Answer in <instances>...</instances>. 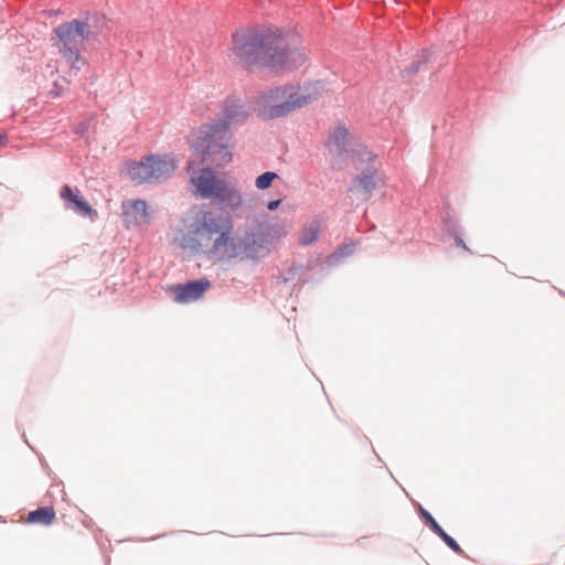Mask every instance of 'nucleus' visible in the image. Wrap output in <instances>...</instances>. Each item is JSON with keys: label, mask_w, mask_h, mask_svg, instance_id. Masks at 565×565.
Masks as SVG:
<instances>
[{"label": "nucleus", "mask_w": 565, "mask_h": 565, "mask_svg": "<svg viewBox=\"0 0 565 565\" xmlns=\"http://www.w3.org/2000/svg\"><path fill=\"white\" fill-rule=\"evenodd\" d=\"M281 201L280 200H274V201H269L268 204H267V209L269 211H275L276 209H278V206L280 205Z\"/></svg>", "instance_id": "26"}, {"label": "nucleus", "mask_w": 565, "mask_h": 565, "mask_svg": "<svg viewBox=\"0 0 565 565\" xmlns=\"http://www.w3.org/2000/svg\"><path fill=\"white\" fill-rule=\"evenodd\" d=\"M437 536H439L444 543H446L451 536L448 535L445 530L438 525L434 531H433Z\"/></svg>", "instance_id": "25"}, {"label": "nucleus", "mask_w": 565, "mask_h": 565, "mask_svg": "<svg viewBox=\"0 0 565 565\" xmlns=\"http://www.w3.org/2000/svg\"><path fill=\"white\" fill-rule=\"evenodd\" d=\"M323 217L320 215H316L309 223H307L299 234L300 245L309 246L313 244L320 235Z\"/></svg>", "instance_id": "14"}, {"label": "nucleus", "mask_w": 565, "mask_h": 565, "mask_svg": "<svg viewBox=\"0 0 565 565\" xmlns=\"http://www.w3.org/2000/svg\"><path fill=\"white\" fill-rule=\"evenodd\" d=\"M151 179L159 180L170 177L175 170V162L170 156H149L148 157Z\"/></svg>", "instance_id": "12"}, {"label": "nucleus", "mask_w": 565, "mask_h": 565, "mask_svg": "<svg viewBox=\"0 0 565 565\" xmlns=\"http://www.w3.org/2000/svg\"><path fill=\"white\" fill-rule=\"evenodd\" d=\"M444 224H445L446 230L454 236V239H455L457 246H460L463 249L469 250L468 246L466 245V243L463 242V239L460 235L461 233L459 231L458 221L454 216H451L449 213H447V215L444 220Z\"/></svg>", "instance_id": "17"}, {"label": "nucleus", "mask_w": 565, "mask_h": 565, "mask_svg": "<svg viewBox=\"0 0 565 565\" xmlns=\"http://www.w3.org/2000/svg\"><path fill=\"white\" fill-rule=\"evenodd\" d=\"M194 163H188V172L191 173V182L203 199H212L214 191L222 180L216 179L211 167L201 169L198 175H194Z\"/></svg>", "instance_id": "9"}, {"label": "nucleus", "mask_w": 565, "mask_h": 565, "mask_svg": "<svg viewBox=\"0 0 565 565\" xmlns=\"http://www.w3.org/2000/svg\"><path fill=\"white\" fill-rule=\"evenodd\" d=\"M419 515L431 531H434L439 525L435 518L423 507L419 508Z\"/></svg>", "instance_id": "21"}, {"label": "nucleus", "mask_w": 565, "mask_h": 565, "mask_svg": "<svg viewBox=\"0 0 565 565\" xmlns=\"http://www.w3.org/2000/svg\"><path fill=\"white\" fill-rule=\"evenodd\" d=\"M128 174L131 180L143 183L152 181L148 157L141 161H132L128 166Z\"/></svg>", "instance_id": "15"}, {"label": "nucleus", "mask_w": 565, "mask_h": 565, "mask_svg": "<svg viewBox=\"0 0 565 565\" xmlns=\"http://www.w3.org/2000/svg\"><path fill=\"white\" fill-rule=\"evenodd\" d=\"M430 55L431 52L429 50H423L418 58L411 64L409 68H405L404 73H407V75H412L418 72L420 65L429 61Z\"/></svg>", "instance_id": "20"}, {"label": "nucleus", "mask_w": 565, "mask_h": 565, "mask_svg": "<svg viewBox=\"0 0 565 565\" xmlns=\"http://www.w3.org/2000/svg\"><path fill=\"white\" fill-rule=\"evenodd\" d=\"M3 140V136L0 135V142Z\"/></svg>", "instance_id": "27"}, {"label": "nucleus", "mask_w": 565, "mask_h": 565, "mask_svg": "<svg viewBox=\"0 0 565 565\" xmlns=\"http://www.w3.org/2000/svg\"><path fill=\"white\" fill-rule=\"evenodd\" d=\"M233 218L230 214L212 210H201L186 224L193 237L188 246L196 252H204L203 246L213 242L206 250L217 260H259L270 252L271 237L266 223L255 221L244 231L232 234Z\"/></svg>", "instance_id": "1"}, {"label": "nucleus", "mask_w": 565, "mask_h": 565, "mask_svg": "<svg viewBox=\"0 0 565 565\" xmlns=\"http://www.w3.org/2000/svg\"><path fill=\"white\" fill-rule=\"evenodd\" d=\"M99 20L98 14L86 12L81 18L63 22L53 30L52 39L58 52L75 72L81 71L86 64L82 53L86 43L97 35Z\"/></svg>", "instance_id": "4"}, {"label": "nucleus", "mask_w": 565, "mask_h": 565, "mask_svg": "<svg viewBox=\"0 0 565 565\" xmlns=\"http://www.w3.org/2000/svg\"><path fill=\"white\" fill-rule=\"evenodd\" d=\"M211 282L207 278L190 280L185 284L173 286V300L178 303H188L198 300L210 288Z\"/></svg>", "instance_id": "10"}, {"label": "nucleus", "mask_w": 565, "mask_h": 565, "mask_svg": "<svg viewBox=\"0 0 565 565\" xmlns=\"http://www.w3.org/2000/svg\"><path fill=\"white\" fill-rule=\"evenodd\" d=\"M231 57L248 70L262 66L296 68L306 60L303 50L292 46L289 35L277 26L248 28L235 32Z\"/></svg>", "instance_id": "2"}, {"label": "nucleus", "mask_w": 565, "mask_h": 565, "mask_svg": "<svg viewBox=\"0 0 565 565\" xmlns=\"http://www.w3.org/2000/svg\"><path fill=\"white\" fill-rule=\"evenodd\" d=\"M121 210L122 222L127 228L148 225L150 222L148 205L142 199L124 201Z\"/></svg>", "instance_id": "8"}, {"label": "nucleus", "mask_w": 565, "mask_h": 565, "mask_svg": "<svg viewBox=\"0 0 565 565\" xmlns=\"http://www.w3.org/2000/svg\"><path fill=\"white\" fill-rule=\"evenodd\" d=\"M60 195L64 201L65 207L72 210L82 217H94L97 212L89 205V203L79 195L78 190L75 191L67 184L63 185Z\"/></svg>", "instance_id": "11"}, {"label": "nucleus", "mask_w": 565, "mask_h": 565, "mask_svg": "<svg viewBox=\"0 0 565 565\" xmlns=\"http://www.w3.org/2000/svg\"><path fill=\"white\" fill-rule=\"evenodd\" d=\"M212 199L225 204L232 211H236L242 204V194L234 186L221 181L213 193Z\"/></svg>", "instance_id": "13"}, {"label": "nucleus", "mask_w": 565, "mask_h": 565, "mask_svg": "<svg viewBox=\"0 0 565 565\" xmlns=\"http://www.w3.org/2000/svg\"><path fill=\"white\" fill-rule=\"evenodd\" d=\"M384 185V181L373 171H363L352 180L349 192L352 198L361 202L371 199L375 189Z\"/></svg>", "instance_id": "7"}, {"label": "nucleus", "mask_w": 565, "mask_h": 565, "mask_svg": "<svg viewBox=\"0 0 565 565\" xmlns=\"http://www.w3.org/2000/svg\"><path fill=\"white\" fill-rule=\"evenodd\" d=\"M437 536H439L444 543H446L451 536L448 535L445 530L438 525L434 531H433Z\"/></svg>", "instance_id": "24"}, {"label": "nucleus", "mask_w": 565, "mask_h": 565, "mask_svg": "<svg viewBox=\"0 0 565 565\" xmlns=\"http://www.w3.org/2000/svg\"><path fill=\"white\" fill-rule=\"evenodd\" d=\"M278 178V174L273 171H267L262 173L256 178L255 185L259 190H266L268 189L273 181Z\"/></svg>", "instance_id": "19"}, {"label": "nucleus", "mask_w": 565, "mask_h": 565, "mask_svg": "<svg viewBox=\"0 0 565 565\" xmlns=\"http://www.w3.org/2000/svg\"><path fill=\"white\" fill-rule=\"evenodd\" d=\"M354 244H343L338 247L332 254H330L327 258L328 266H337L342 262L343 258L351 256L354 252Z\"/></svg>", "instance_id": "18"}, {"label": "nucleus", "mask_w": 565, "mask_h": 565, "mask_svg": "<svg viewBox=\"0 0 565 565\" xmlns=\"http://www.w3.org/2000/svg\"><path fill=\"white\" fill-rule=\"evenodd\" d=\"M445 544L455 553H457L459 555L465 554V552L462 551V548L460 547V545L457 543V541L455 539L450 537Z\"/></svg>", "instance_id": "22"}, {"label": "nucleus", "mask_w": 565, "mask_h": 565, "mask_svg": "<svg viewBox=\"0 0 565 565\" xmlns=\"http://www.w3.org/2000/svg\"><path fill=\"white\" fill-rule=\"evenodd\" d=\"M316 85L286 84L263 92L255 102L258 117L270 120L285 117L318 98Z\"/></svg>", "instance_id": "5"}, {"label": "nucleus", "mask_w": 565, "mask_h": 565, "mask_svg": "<svg viewBox=\"0 0 565 565\" xmlns=\"http://www.w3.org/2000/svg\"><path fill=\"white\" fill-rule=\"evenodd\" d=\"M437 536H439L444 543H446L451 536L448 535L445 530L438 525L434 531H433Z\"/></svg>", "instance_id": "23"}, {"label": "nucleus", "mask_w": 565, "mask_h": 565, "mask_svg": "<svg viewBox=\"0 0 565 565\" xmlns=\"http://www.w3.org/2000/svg\"><path fill=\"white\" fill-rule=\"evenodd\" d=\"M350 134L343 126L337 127L330 136L328 148L333 157L345 160L350 156L354 159L356 156L362 161H372L374 156L365 147L360 146L356 150H350Z\"/></svg>", "instance_id": "6"}, {"label": "nucleus", "mask_w": 565, "mask_h": 565, "mask_svg": "<svg viewBox=\"0 0 565 565\" xmlns=\"http://www.w3.org/2000/svg\"><path fill=\"white\" fill-rule=\"evenodd\" d=\"M249 116L246 102L236 95L228 96L222 106L218 118L205 124L192 135V149L202 162L216 168L232 160L231 126L243 125Z\"/></svg>", "instance_id": "3"}, {"label": "nucleus", "mask_w": 565, "mask_h": 565, "mask_svg": "<svg viewBox=\"0 0 565 565\" xmlns=\"http://www.w3.org/2000/svg\"><path fill=\"white\" fill-rule=\"evenodd\" d=\"M55 518V511L51 507L38 508L34 511L29 512L26 521L29 523H41L49 525Z\"/></svg>", "instance_id": "16"}]
</instances>
